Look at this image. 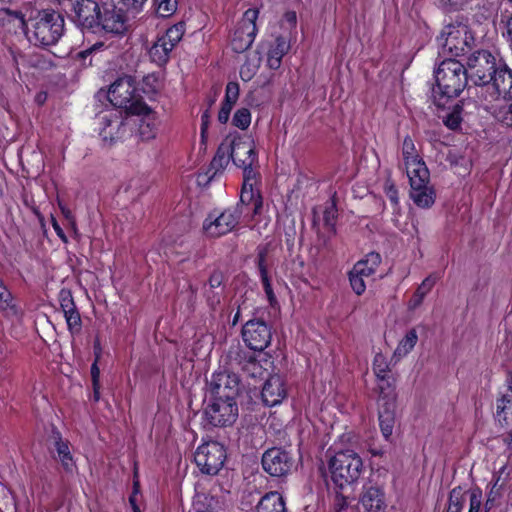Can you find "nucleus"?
Segmentation results:
<instances>
[{
    "label": "nucleus",
    "instance_id": "774afa93",
    "mask_svg": "<svg viewBox=\"0 0 512 512\" xmlns=\"http://www.w3.org/2000/svg\"><path fill=\"white\" fill-rule=\"evenodd\" d=\"M504 442L512 447V431L504 437Z\"/></svg>",
    "mask_w": 512,
    "mask_h": 512
},
{
    "label": "nucleus",
    "instance_id": "ddd939ff",
    "mask_svg": "<svg viewBox=\"0 0 512 512\" xmlns=\"http://www.w3.org/2000/svg\"><path fill=\"white\" fill-rule=\"evenodd\" d=\"M257 18L258 10L256 9H248L243 14L231 38V47L235 52L242 53L246 51L254 42Z\"/></svg>",
    "mask_w": 512,
    "mask_h": 512
},
{
    "label": "nucleus",
    "instance_id": "3c124183",
    "mask_svg": "<svg viewBox=\"0 0 512 512\" xmlns=\"http://www.w3.org/2000/svg\"><path fill=\"white\" fill-rule=\"evenodd\" d=\"M60 307L65 312H70L76 308L73 297L69 291H61L60 293Z\"/></svg>",
    "mask_w": 512,
    "mask_h": 512
},
{
    "label": "nucleus",
    "instance_id": "6ab92c4d",
    "mask_svg": "<svg viewBox=\"0 0 512 512\" xmlns=\"http://www.w3.org/2000/svg\"><path fill=\"white\" fill-rule=\"evenodd\" d=\"M359 503L364 512H387V499L384 488L369 481L362 487Z\"/></svg>",
    "mask_w": 512,
    "mask_h": 512
},
{
    "label": "nucleus",
    "instance_id": "13d9d810",
    "mask_svg": "<svg viewBox=\"0 0 512 512\" xmlns=\"http://www.w3.org/2000/svg\"><path fill=\"white\" fill-rule=\"evenodd\" d=\"M261 282H262L265 294H266L269 302L272 304L274 301H276V297L273 292L269 277L268 276L261 277Z\"/></svg>",
    "mask_w": 512,
    "mask_h": 512
},
{
    "label": "nucleus",
    "instance_id": "b1692460",
    "mask_svg": "<svg viewBox=\"0 0 512 512\" xmlns=\"http://www.w3.org/2000/svg\"><path fill=\"white\" fill-rule=\"evenodd\" d=\"M101 135L104 140L117 141L125 136L127 124L117 114L105 115L102 117Z\"/></svg>",
    "mask_w": 512,
    "mask_h": 512
},
{
    "label": "nucleus",
    "instance_id": "603ef678",
    "mask_svg": "<svg viewBox=\"0 0 512 512\" xmlns=\"http://www.w3.org/2000/svg\"><path fill=\"white\" fill-rule=\"evenodd\" d=\"M461 123L460 113L457 108L444 118V124L451 130H456Z\"/></svg>",
    "mask_w": 512,
    "mask_h": 512
},
{
    "label": "nucleus",
    "instance_id": "473e14b6",
    "mask_svg": "<svg viewBox=\"0 0 512 512\" xmlns=\"http://www.w3.org/2000/svg\"><path fill=\"white\" fill-rule=\"evenodd\" d=\"M379 391V404L384 402H392L396 404L395 379L391 375H387L383 379H377Z\"/></svg>",
    "mask_w": 512,
    "mask_h": 512
},
{
    "label": "nucleus",
    "instance_id": "cd10ccee",
    "mask_svg": "<svg viewBox=\"0 0 512 512\" xmlns=\"http://www.w3.org/2000/svg\"><path fill=\"white\" fill-rule=\"evenodd\" d=\"M256 512H286L283 497L276 491L265 494L259 501Z\"/></svg>",
    "mask_w": 512,
    "mask_h": 512
},
{
    "label": "nucleus",
    "instance_id": "7ed1b4c3",
    "mask_svg": "<svg viewBox=\"0 0 512 512\" xmlns=\"http://www.w3.org/2000/svg\"><path fill=\"white\" fill-rule=\"evenodd\" d=\"M328 466L333 483L342 489L359 479L363 462L355 451L343 450L330 458Z\"/></svg>",
    "mask_w": 512,
    "mask_h": 512
},
{
    "label": "nucleus",
    "instance_id": "4468645a",
    "mask_svg": "<svg viewBox=\"0 0 512 512\" xmlns=\"http://www.w3.org/2000/svg\"><path fill=\"white\" fill-rule=\"evenodd\" d=\"M241 334L246 346L254 351L265 350L272 340L270 326L261 319L248 320L244 324Z\"/></svg>",
    "mask_w": 512,
    "mask_h": 512
},
{
    "label": "nucleus",
    "instance_id": "a18cd8bd",
    "mask_svg": "<svg viewBox=\"0 0 512 512\" xmlns=\"http://www.w3.org/2000/svg\"><path fill=\"white\" fill-rule=\"evenodd\" d=\"M365 279L366 278H364L360 275L354 274L353 271L349 272V281H350L351 288L357 295H362L365 292V290H366Z\"/></svg>",
    "mask_w": 512,
    "mask_h": 512
},
{
    "label": "nucleus",
    "instance_id": "e2e57ef3",
    "mask_svg": "<svg viewBox=\"0 0 512 512\" xmlns=\"http://www.w3.org/2000/svg\"><path fill=\"white\" fill-rule=\"evenodd\" d=\"M52 226H53L56 234L58 235V237L66 242L67 241L66 235H65L64 231L62 230V228L60 227V225L58 224V222L54 218H52Z\"/></svg>",
    "mask_w": 512,
    "mask_h": 512
},
{
    "label": "nucleus",
    "instance_id": "4d7b16f0",
    "mask_svg": "<svg viewBox=\"0 0 512 512\" xmlns=\"http://www.w3.org/2000/svg\"><path fill=\"white\" fill-rule=\"evenodd\" d=\"M234 104L223 101L221 104L220 111L218 113V121L222 124H225L230 117L231 110L233 109Z\"/></svg>",
    "mask_w": 512,
    "mask_h": 512
},
{
    "label": "nucleus",
    "instance_id": "20e7f679",
    "mask_svg": "<svg viewBox=\"0 0 512 512\" xmlns=\"http://www.w3.org/2000/svg\"><path fill=\"white\" fill-rule=\"evenodd\" d=\"M108 99L113 106L131 114L149 110V107L139 99L134 82L129 77L120 78L110 86Z\"/></svg>",
    "mask_w": 512,
    "mask_h": 512
},
{
    "label": "nucleus",
    "instance_id": "393cba45",
    "mask_svg": "<svg viewBox=\"0 0 512 512\" xmlns=\"http://www.w3.org/2000/svg\"><path fill=\"white\" fill-rule=\"evenodd\" d=\"M53 434L55 440L54 447L56 450L54 458L61 463L66 473L73 474L77 467L70 450V443L62 439L58 431H55Z\"/></svg>",
    "mask_w": 512,
    "mask_h": 512
},
{
    "label": "nucleus",
    "instance_id": "aec40b11",
    "mask_svg": "<svg viewBox=\"0 0 512 512\" xmlns=\"http://www.w3.org/2000/svg\"><path fill=\"white\" fill-rule=\"evenodd\" d=\"M261 397L266 406L273 407L281 404L287 397V387L282 376L271 375L263 385Z\"/></svg>",
    "mask_w": 512,
    "mask_h": 512
},
{
    "label": "nucleus",
    "instance_id": "5701e85b",
    "mask_svg": "<svg viewBox=\"0 0 512 512\" xmlns=\"http://www.w3.org/2000/svg\"><path fill=\"white\" fill-rule=\"evenodd\" d=\"M99 27L108 33L120 34L125 29V17L121 9L115 7L100 10Z\"/></svg>",
    "mask_w": 512,
    "mask_h": 512
},
{
    "label": "nucleus",
    "instance_id": "f704fd0d",
    "mask_svg": "<svg viewBox=\"0 0 512 512\" xmlns=\"http://www.w3.org/2000/svg\"><path fill=\"white\" fill-rule=\"evenodd\" d=\"M434 284L435 280L432 277L425 278L409 300L408 309L416 310L422 304L425 296L431 291Z\"/></svg>",
    "mask_w": 512,
    "mask_h": 512
},
{
    "label": "nucleus",
    "instance_id": "ea45409f",
    "mask_svg": "<svg viewBox=\"0 0 512 512\" xmlns=\"http://www.w3.org/2000/svg\"><path fill=\"white\" fill-rule=\"evenodd\" d=\"M465 491L457 486L450 491L447 512H461L465 503Z\"/></svg>",
    "mask_w": 512,
    "mask_h": 512
},
{
    "label": "nucleus",
    "instance_id": "7c9ffc66",
    "mask_svg": "<svg viewBox=\"0 0 512 512\" xmlns=\"http://www.w3.org/2000/svg\"><path fill=\"white\" fill-rule=\"evenodd\" d=\"M136 115L143 116L139 124V133L141 138L144 140L155 138L157 133V121L155 113L149 108L148 111L136 113Z\"/></svg>",
    "mask_w": 512,
    "mask_h": 512
},
{
    "label": "nucleus",
    "instance_id": "5fc2aeb1",
    "mask_svg": "<svg viewBox=\"0 0 512 512\" xmlns=\"http://www.w3.org/2000/svg\"><path fill=\"white\" fill-rule=\"evenodd\" d=\"M266 255L267 251L266 249H259L257 254V267L260 273V278L268 276V271L266 267Z\"/></svg>",
    "mask_w": 512,
    "mask_h": 512
},
{
    "label": "nucleus",
    "instance_id": "f3484780",
    "mask_svg": "<svg viewBox=\"0 0 512 512\" xmlns=\"http://www.w3.org/2000/svg\"><path fill=\"white\" fill-rule=\"evenodd\" d=\"M293 466L290 454L281 448L268 449L262 456L263 469L273 477L285 476Z\"/></svg>",
    "mask_w": 512,
    "mask_h": 512
},
{
    "label": "nucleus",
    "instance_id": "58836bf2",
    "mask_svg": "<svg viewBox=\"0 0 512 512\" xmlns=\"http://www.w3.org/2000/svg\"><path fill=\"white\" fill-rule=\"evenodd\" d=\"M0 309L6 316L17 315V307L11 292L0 279Z\"/></svg>",
    "mask_w": 512,
    "mask_h": 512
},
{
    "label": "nucleus",
    "instance_id": "a211bd4d",
    "mask_svg": "<svg viewBox=\"0 0 512 512\" xmlns=\"http://www.w3.org/2000/svg\"><path fill=\"white\" fill-rule=\"evenodd\" d=\"M410 182V197L413 202L420 208H430L435 202V190L430 185V173L426 172V176L416 174V176H409Z\"/></svg>",
    "mask_w": 512,
    "mask_h": 512
},
{
    "label": "nucleus",
    "instance_id": "864d4df0",
    "mask_svg": "<svg viewBox=\"0 0 512 512\" xmlns=\"http://www.w3.org/2000/svg\"><path fill=\"white\" fill-rule=\"evenodd\" d=\"M437 4L444 10L453 11L461 8L467 0H436Z\"/></svg>",
    "mask_w": 512,
    "mask_h": 512
},
{
    "label": "nucleus",
    "instance_id": "39448f33",
    "mask_svg": "<svg viewBox=\"0 0 512 512\" xmlns=\"http://www.w3.org/2000/svg\"><path fill=\"white\" fill-rule=\"evenodd\" d=\"M438 42L444 50L457 57L471 48L474 37L466 24L456 21L444 27Z\"/></svg>",
    "mask_w": 512,
    "mask_h": 512
},
{
    "label": "nucleus",
    "instance_id": "6e6d98bb",
    "mask_svg": "<svg viewBox=\"0 0 512 512\" xmlns=\"http://www.w3.org/2000/svg\"><path fill=\"white\" fill-rule=\"evenodd\" d=\"M147 0H120L123 7L132 13H138Z\"/></svg>",
    "mask_w": 512,
    "mask_h": 512
},
{
    "label": "nucleus",
    "instance_id": "f8f14e48",
    "mask_svg": "<svg viewBox=\"0 0 512 512\" xmlns=\"http://www.w3.org/2000/svg\"><path fill=\"white\" fill-rule=\"evenodd\" d=\"M204 413L211 425L227 427L237 420L239 408L236 400L226 401V399L210 398Z\"/></svg>",
    "mask_w": 512,
    "mask_h": 512
},
{
    "label": "nucleus",
    "instance_id": "f257e3e1",
    "mask_svg": "<svg viewBox=\"0 0 512 512\" xmlns=\"http://www.w3.org/2000/svg\"><path fill=\"white\" fill-rule=\"evenodd\" d=\"M5 14L17 18L22 25H26L28 40L35 46L49 47L58 43L64 34L65 20L63 16L53 9H42L32 12L28 20L20 11L5 9Z\"/></svg>",
    "mask_w": 512,
    "mask_h": 512
},
{
    "label": "nucleus",
    "instance_id": "6e6552de",
    "mask_svg": "<svg viewBox=\"0 0 512 512\" xmlns=\"http://www.w3.org/2000/svg\"><path fill=\"white\" fill-rule=\"evenodd\" d=\"M226 460V450L217 441H209L200 445L194 453V462L201 473L216 475Z\"/></svg>",
    "mask_w": 512,
    "mask_h": 512
},
{
    "label": "nucleus",
    "instance_id": "de8ad7c7",
    "mask_svg": "<svg viewBox=\"0 0 512 512\" xmlns=\"http://www.w3.org/2000/svg\"><path fill=\"white\" fill-rule=\"evenodd\" d=\"M337 216V209L334 203H331L324 210L323 221L325 226L332 232H334V226Z\"/></svg>",
    "mask_w": 512,
    "mask_h": 512
},
{
    "label": "nucleus",
    "instance_id": "4be33fe9",
    "mask_svg": "<svg viewBox=\"0 0 512 512\" xmlns=\"http://www.w3.org/2000/svg\"><path fill=\"white\" fill-rule=\"evenodd\" d=\"M232 153V161L237 166H254L258 164V157L252 141L234 139L229 143Z\"/></svg>",
    "mask_w": 512,
    "mask_h": 512
},
{
    "label": "nucleus",
    "instance_id": "9d476101",
    "mask_svg": "<svg viewBox=\"0 0 512 512\" xmlns=\"http://www.w3.org/2000/svg\"><path fill=\"white\" fill-rule=\"evenodd\" d=\"M184 32L185 25L182 22L168 28L164 34L158 36L149 49L150 59L159 66L166 64L170 58V53L182 39Z\"/></svg>",
    "mask_w": 512,
    "mask_h": 512
},
{
    "label": "nucleus",
    "instance_id": "0eeeda50",
    "mask_svg": "<svg viewBox=\"0 0 512 512\" xmlns=\"http://www.w3.org/2000/svg\"><path fill=\"white\" fill-rule=\"evenodd\" d=\"M243 169V185L240 194V203L246 207L252 215L261 213L263 198L258 187L260 174L258 164L254 166H240Z\"/></svg>",
    "mask_w": 512,
    "mask_h": 512
},
{
    "label": "nucleus",
    "instance_id": "2eb2a0df",
    "mask_svg": "<svg viewBox=\"0 0 512 512\" xmlns=\"http://www.w3.org/2000/svg\"><path fill=\"white\" fill-rule=\"evenodd\" d=\"M210 398L236 400L239 393V379L234 373L216 372L209 382Z\"/></svg>",
    "mask_w": 512,
    "mask_h": 512
},
{
    "label": "nucleus",
    "instance_id": "79ce46f5",
    "mask_svg": "<svg viewBox=\"0 0 512 512\" xmlns=\"http://www.w3.org/2000/svg\"><path fill=\"white\" fill-rule=\"evenodd\" d=\"M156 12L161 17H169L173 15L178 6L177 0H154Z\"/></svg>",
    "mask_w": 512,
    "mask_h": 512
},
{
    "label": "nucleus",
    "instance_id": "e433bc0d",
    "mask_svg": "<svg viewBox=\"0 0 512 512\" xmlns=\"http://www.w3.org/2000/svg\"><path fill=\"white\" fill-rule=\"evenodd\" d=\"M418 341V335L415 329H410L398 343L394 357L402 358L408 355L415 347Z\"/></svg>",
    "mask_w": 512,
    "mask_h": 512
},
{
    "label": "nucleus",
    "instance_id": "09e8293b",
    "mask_svg": "<svg viewBox=\"0 0 512 512\" xmlns=\"http://www.w3.org/2000/svg\"><path fill=\"white\" fill-rule=\"evenodd\" d=\"M239 97V84L236 82H229L225 90V102L236 104Z\"/></svg>",
    "mask_w": 512,
    "mask_h": 512
},
{
    "label": "nucleus",
    "instance_id": "c03bdc74",
    "mask_svg": "<svg viewBox=\"0 0 512 512\" xmlns=\"http://www.w3.org/2000/svg\"><path fill=\"white\" fill-rule=\"evenodd\" d=\"M64 317L68 329L72 334L80 332L82 321L77 308L71 310L70 312H65Z\"/></svg>",
    "mask_w": 512,
    "mask_h": 512
},
{
    "label": "nucleus",
    "instance_id": "c85d7f7f",
    "mask_svg": "<svg viewBox=\"0 0 512 512\" xmlns=\"http://www.w3.org/2000/svg\"><path fill=\"white\" fill-rule=\"evenodd\" d=\"M381 263V257L378 253L371 252L366 255V257L360 261H358L352 268L351 271L356 275H360L364 278L371 277L375 272L377 267Z\"/></svg>",
    "mask_w": 512,
    "mask_h": 512
},
{
    "label": "nucleus",
    "instance_id": "8fccbe9b",
    "mask_svg": "<svg viewBox=\"0 0 512 512\" xmlns=\"http://www.w3.org/2000/svg\"><path fill=\"white\" fill-rule=\"evenodd\" d=\"M384 192L386 197L390 200L393 206H398L399 198H398V190L394 183L390 180H387L384 184Z\"/></svg>",
    "mask_w": 512,
    "mask_h": 512
},
{
    "label": "nucleus",
    "instance_id": "338daca9",
    "mask_svg": "<svg viewBox=\"0 0 512 512\" xmlns=\"http://www.w3.org/2000/svg\"><path fill=\"white\" fill-rule=\"evenodd\" d=\"M507 32H508L509 40L512 45V16L507 21Z\"/></svg>",
    "mask_w": 512,
    "mask_h": 512
},
{
    "label": "nucleus",
    "instance_id": "f03ea898",
    "mask_svg": "<svg viewBox=\"0 0 512 512\" xmlns=\"http://www.w3.org/2000/svg\"><path fill=\"white\" fill-rule=\"evenodd\" d=\"M468 78L461 62L454 59L442 61L435 71L436 86L432 90L435 104L441 107L449 99L459 96L466 87Z\"/></svg>",
    "mask_w": 512,
    "mask_h": 512
},
{
    "label": "nucleus",
    "instance_id": "412c9836",
    "mask_svg": "<svg viewBox=\"0 0 512 512\" xmlns=\"http://www.w3.org/2000/svg\"><path fill=\"white\" fill-rule=\"evenodd\" d=\"M402 157L406 169L407 177L416 176L421 174L426 176V172L429 171L425 162L420 157L415 147L413 140L406 136L402 144Z\"/></svg>",
    "mask_w": 512,
    "mask_h": 512
},
{
    "label": "nucleus",
    "instance_id": "2f4dec72",
    "mask_svg": "<svg viewBox=\"0 0 512 512\" xmlns=\"http://www.w3.org/2000/svg\"><path fill=\"white\" fill-rule=\"evenodd\" d=\"M193 507L195 512H218L222 509V502L213 495L199 493L195 497Z\"/></svg>",
    "mask_w": 512,
    "mask_h": 512
},
{
    "label": "nucleus",
    "instance_id": "72a5a7b5",
    "mask_svg": "<svg viewBox=\"0 0 512 512\" xmlns=\"http://www.w3.org/2000/svg\"><path fill=\"white\" fill-rule=\"evenodd\" d=\"M232 160L231 147L229 143H222L213 157L210 169L214 170V174L222 171Z\"/></svg>",
    "mask_w": 512,
    "mask_h": 512
},
{
    "label": "nucleus",
    "instance_id": "a878e982",
    "mask_svg": "<svg viewBox=\"0 0 512 512\" xmlns=\"http://www.w3.org/2000/svg\"><path fill=\"white\" fill-rule=\"evenodd\" d=\"M224 274L220 270H214L205 288V295L210 306H215L220 303V295L224 289Z\"/></svg>",
    "mask_w": 512,
    "mask_h": 512
},
{
    "label": "nucleus",
    "instance_id": "bf43d9fd",
    "mask_svg": "<svg viewBox=\"0 0 512 512\" xmlns=\"http://www.w3.org/2000/svg\"><path fill=\"white\" fill-rule=\"evenodd\" d=\"M237 303H238L237 309L242 311V312L250 311L251 308L253 307L252 299L247 294L244 295V297L241 300V302L237 301Z\"/></svg>",
    "mask_w": 512,
    "mask_h": 512
},
{
    "label": "nucleus",
    "instance_id": "a19ab883",
    "mask_svg": "<svg viewBox=\"0 0 512 512\" xmlns=\"http://www.w3.org/2000/svg\"><path fill=\"white\" fill-rule=\"evenodd\" d=\"M373 372L377 379H383L387 375H390L389 374V372H390L389 362L387 361L386 357L381 353H377L374 356Z\"/></svg>",
    "mask_w": 512,
    "mask_h": 512
},
{
    "label": "nucleus",
    "instance_id": "c756f323",
    "mask_svg": "<svg viewBox=\"0 0 512 512\" xmlns=\"http://www.w3.org/2000/svg\"><path fill=\"white\" fill-rule=\"evenodd\" d=\"M510 415H512V383H509L496 402V416L500 423L507 424Z\"/></svg>",
    "mask_w": 512,
    "mask_h": 512
},
{
    "label": "nucleus",
    "instance_id": "052dcab7",
    "mask_svg": "<svg viewBox=\"0 0 512 512\" xmlns=\"http://www.w3.org/2000/svg\"><path fill=\"white\" fill-rule=\"evenodd\" d=\"M91 379H92V386H96L100 384V370L97 365V361H95L91 366Z\"/></svg>",
    "mask_w": 512,
    "mask_h": 512
},
{
    "label": "nucleus",
    "instance_id": "4c0bfd02",
    "mask_svg": "<svg viewBox=\"0 0 512 512\" xmlns=\"http://www.w3.org/2000/svg\"><path fill=\"white\" fill-rule=\"evenodd\" d=\"M288 50V45L283 38H277L275 46L269 51L267 64L271 69H278L281 59Z\"/></svg>",
    "mask_w": 512,
    "mask_h": 512
},
{
    "label": "nucleus",
    "instance_id": "1a4fd4ad",
    "mask_svg": "<svg viewBox=\"0 0 512 512\" xmlns=\"http://www.w3.org/2000/svg\"><path fill=\"white\" fill-rule=\"evenodd\" d=\"M482 91L485 92V99L488 101L503 99L510 102L508 112L512 114V71L505 64H499L491 77V82L487 83Z\"/></svg>",
    "mask_w": 512,
    "mask_h": 512
},
{
    "label": "nucleus",
    "instance_id": "680f3d73",
    "mask_svg": "<svg viewBox=\"0 0 512 512\" xmlns=\"http://www.w3.org/2000/svg\"><path fill=\"white\" fill-rule=\"evenodd\" d=\"M103 47H104L103 42H97L94 45H92L91 47L81 51L80 56L83 58H86L87 56L91 55L93 52L101 50Z\"/></svg>",
    "mask_w": 512,
    "mask_h": 512
},
{
    "label": "nucleus",
    "instance_id": "dca6fc26",
    "mask_svg": "<svg viewBox=\"0 0 512 512\" xmlns=\"http://www.w3.org/2000/svg\"><path fill=\"white\" fill-rule=\"evenodd\" d=\"M67 12L73 22L82 28L99 27L100 7L95 0H77Z\"/></svg>",
    "mask_w": 512,
    "mask_h": 512
},
{
    "label": "nucleus",
    "instance_id": "c9c22d12",
    "mask_svg": "<svg viewBox=\"0 0 512 512\" xmlns=\"http://www.w3.org/2000/svg\"><path fill=\"white\" fill-rule=\"evenodd\" d=\"M261 58L257 52L250 53L246 61L240 67V77L243 81H250L257 73Z\"/></svg>",
    "mask_w": 512,
    "mask_h": 512
},
{
    "label": "nucleus",
    "instance_id": "49530a36",
    "mask_svg": "<svg viewBox=\"0 0 512 512\" xmlns=\"http://www.w3.org/2000/svg\"><path fill=\"white\" fill-rule=\"evenodd\" d=\"M469 511L479 512L482 504V491L479 488H474L469 491Z\"/></svg>",
    "mask_w": 512,
    "mask_h": 512
},
{
    "label": "nucleus",
    "instance_id": "423d86ee",
    "mask_svg": "<svg viewBox=\"0 0 512 512\" xmlns=\"http://www.w3.org/2000/svg\"><path fill=\"white\" fill-rule=\"evenodd\" d=\"M498 67L499 64L496 63V58L490 51L478 50L468 57L465 69L475 85L484 88L487 83L491 82V77Z\"/></svg>",
    "mask_w": 512,
    "mask_h": 512
},
{
    "label": "nucleus",
    "instance_id": "37998d69",
    "mask_svg": "<svg viewBox=\"0 0 512 512\" xmlns=\"http://www.w3.org/2000/svg\"><path fill=\"white\" fill-rule=\"evenodd\" d=\"M251 123V113L247 108L238 109L232 118V124L241 129L245 130L250 126Z\"/></svg>",
    "mask_w": 512,
    "mask_h": 512
},
{
    "label": "nucleus",
    "instance_id": "bb28decb",
    "mask_svg": "<svg viewBox=\"0 0 512 512\" xmlns=\"http://www.w3.org/2000/svg\"><path fill=\"white\" fill-rule=\"evenodd\" d=\"M396 404L384 402L379 404V425L383 436L388 439L392 433L395 424Z\"/></svg>",
    "mask_w": 512,
    "mask_h": 512
},
{
    "label": "nucleus",
    "instance_id": "9b49d317",
    "mask_svg": "<svg viewBox=\"0 0 512 512\" xmlns=\"http://www.w3.org/2000/svg\"><path fill=\"white\" fill-rule=\"evenodd\" d=\"M245 206L236 205L227 208L220 215H209L203 223V229L211 237H220L231 232L239 223ZM247 211V209H245Z\"/></svg>",
    "mask_w": 512,
    "mask_h": 512
},
{
    "label": "nucleus",
    "instance_id": "69168bd1",
    "mask_svg": "<svg viewBox=\"0 0 512 512\" xmlns=\"http://www.w3.org/2000/svg\"><path fill=\"white\" fill-rule=\"evenodd\" d=\"M93 387V400L98 402L100 400V384Z\"/></svg>",
    "mask_w": 512,
    "mask_h": 512
},
{
    "label": "nucleus",
    "instance_id": "0e129e2a",
    "mask_svg": "<svg viewBox=\"0 0 512 512\" xmlns=\"http://www.w3.org/2000/svg\"><path fill=\"white\" fill-rule=\"evenodd\" d=\"M59 208L63 214V216L68 219V220H72L73 216H72V212L70 211L69 208H67L64 204H62L61 202H59Z\"/></svg>",
    "mask_w": 512,
    "mask_h": 512
}]
</instances>
